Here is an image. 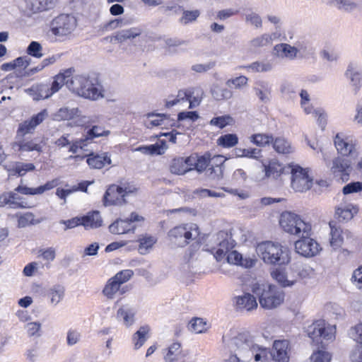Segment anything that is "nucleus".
<instances>
[{"mask_svg": "<svg viewBox=\"0 0 362 362\" xmlns=\"http://www.w3.org/2000/svg\"><path fill=\"white\" fill-rule=\"evenodd\" d=\"M228 348L230 356L226 362H250L264 361L267 356V349L255 344L252 336L248 332L239 333L233 337Z\"/></svg>", "mask_w": 362, "mask_h": 362, "instance_id": "nucleus-1", "label": "nucleus"}, {"mask_svg": "<svg viewBox=\"0 0 362 362\" xmlns=\"http://www.w3.org/2000/svg\"><path fill=\"white\" fill-rule=\"evenodd\" d=\"M58 185L57 180L48 181L45 185L36 188L28 187L26 186H18L13 192H6L0 195V207H8L10 209H25L29 205L25 199L18 193L23 194H42L45 192L50 190Z\"/></svg>", "mask_w": 362, "mask_h": 362, "instance_id": "nucleus-2", "label": "nucleus"}, {"mask_svg": "<svg viewBox=\"0 0 362 362\" xmlns=\"http://www.w3.org/2000/svg\"><path fill=\"white\" fill-rule=\"evenodd\" d=\"M69 89L81 97L92 100L104 97L103 86L98 78L86 74L71 77Z\"/></svg>", "mask_w": 362, "mask_h": 362, "instance_id": "nucleus-3", "label": "nucleus"}, {"mask_svg": "<svg viewBox=\"0 0 362 362\" xmlns=\"http://www.w3.org/2000/svg\"><path fill=\"white\" fill-rule=\"evenodd\" d=\"M257 252L265 264L286 265L291 259L289 249L280 243L266 241L259 243Z\"/></svg>", "mask_w": 362, "mask_h": 362, "instance_id": "nucleus-4", "label": "nucleus"}, {"mask_svg": "<svg viewBox=\"0 0 362 362\" xmlns=\"http://www.w3.org/2000/svg\"><path fill=\"white\" fill-rule=\"evenodd\" d=\"M252 293L258 298L260 305L265 309H274L283 303L285 293L276 286L268 283H255Z\"/></svg>", "mask_w": 362, "mask_h": 362, "instance_id": "nucleus-5", "label": "nucleus"}, {"mask_svg": "<svg viewBox=\"0 0 362 362\" xmlns=\"http://www.w3.org/2000/svg\"><path fill=\"white\" fill-rule=\"evenodd\" d=\"M279 225L285 233L291 235H311V223L294 212L286 211L281 213Z\"/></svg>", "mask_w": 362, "mask_h": 362, "instance_id": "nucleus-6", "label": "nucleus"}, {"mask_svg": "<svg viewBox=\"0 0 362 362\" xmlns=\"http://www.w3.org/2000/svg\"><path fill=\"white\" fill-rule=\"evenodd\" d=\"M199 235L197 224L182 223L171 228L168 233L169 243L173 247H184L196 240Z\"/></svg>", "mask_w": 362, "mask_h": 362, "instance_id": "nucleus-7", "label": "nucleus"}, {"mask_svg": "<svg viewBox=\"0 0 362 362\" xmlns=\"http://www.w3.org/2000/svg\"><path fill=\"white\" fill-rule=\"evenodd\" d=\"M76 26V18L70 14L59 15L50 22L49 25L50 32L59 40L69 36Z\"/></svg>", "mask_w": 362, "mask_h": 362, "instance_id": "nucleus-8", "label": "nucleus"}, {"mask_svg": "<svg viewBox=\"0 0 362 362\" xmlns=\"http://www.w3.org/2000/svg\"><path fill=\"white\" fill-rule=\"evenodd\" d=\"M291 168V186L298 192H304L309 190L313 184V178L309 174L308 168H303L296 164L289 165Z\"/></svg>", "mask_w": 362, "mask_h": 362, "instance_id": "nucleus-9", "label": "nucleus"}, {"mask_svg": "<svg viewBox=\"0 0 362 362\" xmlns=\"http://www.w3.org/2000/svg\"><path fill=\"white\" fill-rule=\"evenodd\" d=\"M306 333L313 342L319 343L322 339L332 341L335 339L336 326L327 325L324 320H318L306 328Z\"/></svg>", "mask_w": 362, "mask_h": 362, "instance_id": "nucleus-10", "label": "nucleus"}, {"mask_svg": "<svg viewBox=\"0 0 362 362\" xmlns=\"http://www.w3.org/2000/svg\"><path fill=\"white\" fill-rule=\"evenodd\" d=\"M300 238L294 243L295 252L299 255L310 258L317 255L322 250V247L318 242L310 238V235H301Z\"/></svg>", "mask_w": 362, "mask_h": 362, "instance_id": "nucleus-11", "label": "nucleus"}, {"mask_svg": "<svg viewBox=\"0 0 362 362\" xmlns=\"http://www.w3.org/2000/svg\"><path fill=\"white\" fill-rule=\"evenodd\" d=\"M144 221V218L138 214L133 212L129 218H117L109 226V230L115 235L126 234L128 233H134L136 226L135 222Z\"/></svg>", "mask_w": 362, "mask_h": 362, "instance_id": "nucleus-12", "label": "nucleus"}, {"mask_svg": "<svg viewBox=\"0 0 362 362\" xmlns=\"http://www.w3.org/2000/svg\"><path fill=\"white\" fill-rule=\"evenodd\" d=\"M329 244L330 246L337 250L341 247L345 243L347 245H352L354 242L353 234L348 230H342L340 226H337L336 223L329 222Z\"/></svg>", "mask_w": 362, "mask_h": 362, "instance_id": "nucleus-13", "label": "nucleus"}, {"mask_svg": "<svg viewBox=\"0 0 362 362\" xmlns=\"http://www.w3.org/2000/svg\"><path fill=\"white\" fill-rule=\"evenodd\" d=\"M235 247V241L230 234L220 231L216 238V246L212 250L218 261L222 260L226 255Z\"/></svg>", "mask_w": 362, "mask_h": 362, "instance_id": "nucleus-14", "label": "nucleus"}, {"mask_svg": "<svg viewBox=\"0 0 362 362\" xmlns=\"http://www.w3.org/2000/svg\"><path fill=\"white\" fill-rule=\"evenodd\" d=\"M135 188L127 186L110 185L104 195L105 205H117L124 202V197L129 193L134 191Z\"/></svg>", "mask_w": 362, "mask_h": 362, "instance_id": "nucleus-15", "label": "nucleus"}, {"mask_svg": "<svg viewBox=\"0 0 362 362\" xmlns=\"http://www.w3.org/2000/svg\"><path fill=\"white\" fill-rule=\"evenodd\" d=\"M272 278L282 287H291L297 282V276L293 266L288 269L285 268H275L271 271Z\"/></svg>", "mask_w": 362, "mask_h": 362, "instance_id": "nucleus-16", "label": "nucleus"}, {"mask_svg": "<svg viewBox=\"0 0 362 362\" xmlns=\"http://www.w3.org/2000/svg\"><path fill=\"white\" fill-rule=\"evenodd\" d=\"M305 49L303 42H297L294 45L288 43H279L274 47V54L279 59L293 60L298 54Z\"/></svg>", "mask_w": 362, "mask_h": 362, "instance_id": "nucleus-17", "label": "nucleus"}, {"mask_svg": "<svg viewBox=\"0 0 362 362\" xmlns=\"http://www.w3.org/2000/svg\"><path fill=\"white\" fill-rule=\"evenodd\" d=\"M290 343L288 340H275L271 350V356L274 362H289Z\"/></svg>", "mask_w": 362, "mask_h": 362, "instance_id": "nucleus-18", "label": "nucleus"}, {"mask_svg": "<svg viewBox=\"0 0 362 362\" xmlns=\"http://www.w3.org/2000/svg\"><path fill=\"white\" fill-rule=\"evenodd\" d=\"M48 114L46 110H43L35 115H33L30 119L21 123L17 131V136H24L26 134H32L36 127L41 124L47 117Z\"/></svg>", "mask_w": 362, "mask_h": 362, "instance_id": "nucleus-19", "label": "nucleus"}, {"mask_svg": "<svg viewBox=\"0 0 362 362\" xmlns=\"http://www.w3.org/2000/svg\"><path fill=\"white\" fill-rule=\"evenodd\" d=\"M334 144L338 153L344 156H351L355 151V143L352 138L344 132L335 135Z\"/></svg>", "mask_w": 362, "mask_h": 362, "instance_id": "nucleus-20", "label": "nucleus"}, {"mask_svg": "<svg viewBox=\"0 0 362 362\" xmlns=\"http://www.w3.org/2000/svg\"><path fill=\"white\" fill-rule=\"evenodd\" d=\"M235 309L241 312H250L257 309V302L256 298L250 293H243L236 296L233 299Z\"/></svg>", "mask_w": 362, "mask_h": 362, "instance_id": "nucleus-21", "label": "nucleus"}, {"mask_svg": "<svg viewBox=\"0 0 362 362\" xmlns=\"http://www.w3.org/2000/svg\"><path fill=\"white\" fill-rule=\"evenodd\" d=\"M357 204L341 202L335 208V217L339 221H349L358 213Z\"/></svg>", "mask_w": 362, "mask_h": 362, "instance_id": "nucleus-22", "label": "nucleus"}, {"mask_svg": "<svg viewBox=\"0 0 362 362\" xmlns=\"http://www.w3.org/2000/svg\"><path fill=\"white\" fill-rule=\"evenodd\" d=\"M329 168L334 175H341L343 180L345 177L347 180L352 170L351 162L347 158L337 156L332 160Z\"/></svg>", "mask_w": 362, "mask_h": 362, "instance_id": "nucleus-23", "label": "nucleus"}, {"mask_svg": "<svg viewBox=\"0 0 362 362\" xmlns=\"http://www.w3.org/2000/svg\"><path fill=\"white\" fill-rule=\"evenodd\" d=\"M346 78L355 92L362 87V69L356 63H350L344 73Z\"/></svg>", "mask_w": 362, "mask_h": 362, "instance_id": "nucleus-24", "label": "nucleus"}, {"mask_svg": "<svg viewBox=\"0 0 362 362\" xmlns=\"http://www.w3.org/2000/svg\"><path fill=\"white\" fill-rule=\"evenodd\" d=\"M136 310L131 305L126 304L122 305L117 311V320L124 325L129 327L134 325L135 322Z\"/></svg>", "mask_w": 362, "mask_h": 362, "instance_id": "nucleus-25", "label": "nucleus"}, {"mask_svg": "<svg viewBox=\"0 0 362 362\" xmlns=\"http://www.w3.org/2000/svg\"><path fill=\"white\" fill-rule=\"evenodd\" d=\"M25 10L29 13H37L52 9L57 0H24Z\"/></svg>", "mask_w": 362, "mask_h": 362, "instance_id": "nucleus-26", "label": "nucleus"}, {"mask_svg": "<svg viewBox=\"0 0 362 362\" xmlns=\"http://www.w3.org/2000/svg\"><path fill=\"white\" fill-rule=\"evenodd\" d=\"M169 120L165 114L150 112L144 116V124L148 129H153L163 125H167Z\"/></svg>", "mask_w": 362, "mask_h": 362, "instance_id": "nucleus-27", "label": "nucleus"}, {"mask_svg": "<svg viewBox=\"0 0 362 362\" xmlns=\"http://www.w3.org/2000/svg\"><path fill=\"white\" fill-rule=\"evenodd\" d=\"M272 147L279 154L288 155L295 151L291 142L284 136L273 138Z\"/></svg>", "mask_w": 362, "mask_h": 362, "instance_id": "nucleus-28", "label": "nucleus"}, {"mask_svg": "<svg viewBox=\"0 0 362 362\" xmlns=\"http://www.w3.org/2000/svg\"><path fill=\"white\" fill-rule=\"evenodd\" d=\"M25 91L35 100H44L51 96L49 86L47 84H35Z\"/></svg>", "mask_w": 362, "mask_h": 362, "instance_id": "nucleus-29", "label": "nucleus"}, {"mask_svg": "<svg viewBox=\"0 0 362 362\" xmlns=\"http://www.w3.org/2000/svg\"><path fill=\"white\" fill-rule=\"evenodd\" d=\"M71 71L69 69L65 71L64 73L57 74L54 77V81L49 87L51 96L59 91L64 85H66L69 88V83H71Z\"/></svg>", "mask_w": 362, "mask_h": 362, "instance_id": "nucleus-30", "label": "nucleus"}, {"mask_svg": "<svg viewBox=\"0 0 362 362\" xmlns=\"http://www.w3.org/2000/svg\"><path fill=\"white\" fill-rule=\"evenodd\" d=\"M165 351L163 357L165 362H178L185 356L179 342L173 343Z\"/></svg>", "mask_w": 362, "mask_h": 362, "instance_id": "nucleus-31", "label": "nucleus"}, {"mask_svg": "<svg viewBox=\"0 0 362 362\" xmlns=\"http://www.w3.org/2000/svg\"><path fill=\"white\" fill-rule=\"evenodd\" d=\"M12 148L15 151H33L41 152L42 146L40 144L37 143L35 140H19L12 144Z\"/></svg>", "mask_w": 362, "mask_h": 362, "instance_id": "nucleus-32", "label": "nucleus"}, {"mask_svg": "<svg viewBox=\"0 0 362 362\" xmlns=\"http://www.w3.org/2000/svg\"><path fill=\"white\" fill-rule=\"evenodd\" d=\"M273 42L272 34L264 33L252 38L248 43L250 49L256 51L258 49L269 46Z\"/></svg>", "mask_w": 362, "mask_h": 362, "instance_id": "nucleus-33", "label": "nucleus"}, {"mask_svg": "<svg viewBox=\"0 0 362 362\" xmlns=\"http://www.w3.org/2000/svg\"><path fill=\"white\" fill-rule=\"evenodd\" d=\"M255 95L263 103H267L271 100L272 88L269 84L265 81H259L254 88Z\"/></svg>", "mask_w": 362, "mask_h": 362, "instance_id": "nucleus-34", "label": "nucleus"}, {"mask_svg": "<svg viewBox=\"0 0 362 362\" xmlns=\"http://www.w3.org/2000/svg\"><path fill=\"white\" fill-rule=\"evenodd\" d=\"M47 297L52 305L56 306L64 298L65 295V288L60 284H55L47 290Z\"/></svg>", "mask_w": 362, "mask_h": 362, "instance_id": "nucleus-35", "label": "nucleus"}, {"mask_svg": "<svg viewBox=\"0 0 362 362\" xmlns=\"http://www.w3.org/2000/svg\"><path fill=\"white\" fill-rule=\"evenodd\" d=\"M81 222L86 229H90L101 226L103 220L98 211H93L82 216Z\"/></svg>", "mask_w": 362, "mask_h": 362, "instance_id": "nucleus-36", "label": "nucleus"}, {"mask_svg": "<svg viewBox=\"0 0 362 362\" xmlns=\"http://www.w3.org/2000/svg\"><path fill=\"white\" fill-rule=\"evenodd\" d=\"M88 165L93 168L100 169L111 163V159L107 153L100 155H90L87 159Z\"/></svg>", "mask_w": 362, "mask_h": 362, "instance_id": "nucleus-37", "label": "nucleus"}, {"mask_svg": "<svg viewBox=\"0 0 362 362\" xmlns=\"http://www.w3.org/2000/svg\"><path fill=\"white\" fill-rule=\"evenodd\" d=\"M226 259L229 264L240 265L246 268L251 267L254 264L252 259H243L242 255L235 250L230 251L226 255Z\"/></svg>", "mask_w": 362, "mask_h": 362, "instance_id": "nucleus-38", "label": "nucleus"}, {"mask_svg": "<svg viewBox=\"0 0 362 362\" xmlns=\"http://www.w3.org/2000/svg\"><path fill=\"white\" fill-rule=\"evenodd\" d=\"M265 171V175L268 177L277 178L279 177L284 170V167L277 160H272L269 163L263 164Z\"/></svg>", "mask_w": 362, "mask_h": 362, "instance_id": "nucleus-39", "label": "nucleus"}, {"mask_svg": "<svg viewBox=\"0 0 362 362\" xmlns=\"http://www.w3.org/2000/svg\"><path fill=\"white\" fill-rule=\"evenodd\" d=\"M79 110L77 107H61L54 115V119L57 121L70 120L79 117Z\"/></svg>", "mask_w": 362, "mask_h": 362, "instance_id": "nucleus-40", "label": "nucleus"}, {"mask_svg": "<svg viewBox=\"0 0 362 362\" xmlns=\"http://www.w3.org/2000/svg\"><path fill=\"white\" fill-rule=\"evenodd\" d=\"M209 328L208 322L201 317L192 318L188 325V329L195 334L206 332Z\"/></svg>", "mask_w": 362, "mask_h": 362, "instance_id": "nucleus-41", "label": "nucleus"}, {"mask_svg": "<svg viewBox=\"0 0 362 362\" xmlns=\"http://www.w3.org/2000/svg\"><path fill=\"white\" fill-rule=\"evenodd\" d=\"M150 328L148 325L142 326L132 336V341L135 350L140 349L147 340V334Z\"/></svg>", "mask_w": 362, "mask_h": 362, "instance_id": "nucleus-42", "label": "nucleus"}, {"mask_svg": "<svg viewBox=\"0 0 362 362\" xmlns=\"http://www.w3.org/2000/svg\"><path fill=\"white\" fill-rule=\"evenodd\" d=\"M238 69H244L251 72H267L272 69V64L268 62L256 61L246 66H240Z\"/></svg>", "mask_w": 362, "mask_h": 362, "instance_id": "nucleus-43", "label": "nucleus"}, {"mask_svg": "<svg viewBox=\"0 0 362 362\" xmlns=\"http://www.w3.org/2000/svg\"><path fill=\"white\" fill-rule=\"evenodd\" d=\"M139 252L141 255H146L149 252L153 246L157 242V238L152 235H145L139 239Z\"/></svg>", "mask_w": 362, "mask_h": 362, "instance_id": "nucleus-44", "label": "nucleus"}, {"mask_svg": "<svg viewBox=\"0 0 362 362\" xmlns=\"http://www.w3.org/2000/svg\"><path fill=\"white\" fill-rule=\"evenodd\" d=\"M217 160V161H219V164H216L215 166H212L209 168L207 170V175L208 177L210 179L215 180H219L223 178V170H224V166H223V157L221 156H217L214 157Z\"/></svg>", "mask_w": 362, "mask_h": 362, "instance_id": "nucleus-45", "label": "nucleus"}, {"mask_svg": "<svg viewBox=\"0 0 362 362\" xmlns=\"http://www.w3.org/2000/svg\"><path fill=\"white\" fill-rule=\"evenodd\" d=\"M117 293L122 294L124 291L120 290V286L115 281L114 278L112 277L105 284L103 290V293L108 299H113Z\"/></svg>", "mask_w": 362, "mask_h": 362, "instance_id": "nucleus-46", "label": "nucleus"}, {"mask_svg": "<svg viewBox=\"0 0 362 362\" xmlns=\"http://www.w3.org/2000/svg\"><path fill=\"white\" fill-rule=\"evenodd\" d=\"M250 141L259 147H265L273 141V136L268 134H254L249 137Z\"/></svg>", "mask_w": 362, "mask_h": 362, "instance_id": "nucleus-47", "label": "nucleus"}, {"mask_svg": "<svg viewBox=\"0 0 362 362\" xmlns=\"http://www.w3.org/2000/svg\"><path fill=\"white\" fill-rule=\"evenodd\" d=\"M141 34V30L138 28H132L128 30H122L118 32L114 39L118 42H123L127 40L133 39Z\"/></svg>", "mask_w": 362, "mask_h": 362, "instance_id": "nucleus-48", "label": "nucleus"}, {"mask_svg": "<svg viewBox=\"0 0 362 362\" xmlns=\"http://www.w3.org/2000/svg\"><path fill=\"white\" fill-rule=\"evenodd\" d=\"M190 88L180 90L176 97L173 99H168L166 101L165 106L171 107L177 104H182L187 102V99L191 96Z\"/></svg>", "mask_w": 362, "mask_h": 362, "instance_id": "nucleus-49", "label": "nucleus"}, {"mask_svg": "<svg viewBox=\"0 0 362 362\" xmlns=\"http://www.w3.org/2000/svg\"><path fill=\"white\" fill-rule=\"evenodd\" d=\"M211 95L216 100H228L232 98L233 92L226 88H221L218 85L211 88Z\"/></svg>", "mask_w": 362, "mask_h": 362, "instance_id": "nucleus-50", "label": "nucleus"}, {"mask_svg": "<svg viewBox=\"0 0 362 362\" xmlns=\"http://www.w3.org/2000/svg\"><path fill=\"white\" fill-rule=\"evenodd\" d=\"M296 269V275L297 276V279L298 278L300 279H310L314 274V269L308 264H302V265H296L293 264Z\"/></svg>", "mask_w": 362, "mask_h": 362, "instance_id": "nucleus-51", "label": "nucleus"}, {"mask_svg": "<svg viewBox=\"0 0 362 362\" xmlns=\"http://www.w3.org/2000/svg\"><path fill=\"white\" fill-rule=\"evenodd\" d=\"M110 132L109 130H106L103 126L99 125H93L90 129L87 132L86 139L88 141L90 139L94 138H98L100 136H107L110 135Z\"/></svg>", "mask_w": 362, "mask_h": 362, "instance_id": "nucleus-52", "label": "nucleus"}, {"mask_svg": "<svg viewBox=\"0 0 362 362\" xmlns=\"http://www.w3.org/2000/svg\"><path fill=\"white\" fill-rule=\"evenodd\" d=\"M238 142V138L236 134H227L220 136L217 140V144L224 148H231L235 146Z\"/></svg>", "mask_w": 362, "mask_h": 362, "instance_id": "nucleus-53", "label": "nucleus"}, {"mask_svg": "<svg viewBox=\"0 0 362 362\" xmlns=\"http://www.w3.org/2000/svg\"><path fill=\"white\" fill-rule=\"evenodd\" d=\"M261 153L262 151L257 148L236 149L237 156L246 157L252 159H258L261 156Z\"/></svg>", "mask_w": 362, "mask_h": 362, "instance_id": "nucleus-54", "label": "nucleus"}, {"mask_svg": "<svg viewBox=\"0 0 362 362\" xmlns=\"http://www.w3.org/2000/svg\"><path fill=\"white\" fill-rule=\"evenodd\" d=\"M248 78L245 76H240L235 78H230L226 84L228 88L242 89L247 85Z\"/></svg>", "mask_w": 362, "mask_h": 362, "instance_id": "nucleus-55", "label": "nucleus"}, {"mask_svg": "<svg viewBox=\"0 0 362 362\" xmlns=\"http://www.w3.org/2000/svg\"><path fill=\"white\" fill-rule=\"evenodd\" d=\"M42 324L40 322H30L25 325V329L28 337H40L41 336Z\"/></svg>", "mask_w": 362, "mask_h": 362, "instance_id": "nucleus-56", "label": "nucleus"}, {"mask_svg": "<svg viewBox=\"0 0 362 362\" xmlns=\"http://www.w3.org/2000/svg\"><path fill=\"white\" fill-rule=\"evenodd\" d=\"M186 169L184 167V158H174L170 165V170L173 174L183 175L186 173Z\"/></svg>", "mask_w": 362, "mask_h": 362, "instance_id": "nucleus-57", "label": "nucleus"}, {"mask_svg": "<svg viewBox=\"0 0 362 362\" xmlns=\"http://www.w3.org/2000/svg\"><path fill=\"white\" fill-rule=\"evenodd\" d=\"M280 91L284 98L286 99H293L296 97V90L295 86L288 82L281 84Z\"/></svg>", "mask_w": 362, "mask_h": 362, "instance_id": "nucleus-58", "label": "nucleus"}, {"mask_svg": "<svg viewBox=\"0 0 362 362\" xmlns=\"http://www.w3.org/2000/svg\"><path fill=\"white\" fill-rule=\"evenodd\" d=\"M245 22L255 28H260L262 26V20L261 16L254 11H248L245 13Z\"/></svg>", "mask_w": 362, "mask_h": 362, "instance_id": "nucleus-59", "label": "nucleus"}, {"mask_svg": "<svg viewBox=\"0 0 362 362\" xmlns=\"http://www.w3.org/2000/svg\"><path fill=\"white\" fill-rule=\"evenodd\" d=\"M199 117L197 112H181L177 115L180 122H187L189 125L195 122Z\"/></svg>", "mask_w": 362, "mask_h": 362, "instance_id": "nucleus-60", "label": "nucleus"}, {"mask_svg": "<svg viewBox=\"0 0 362 362\" xmlns=\"http://www.w3.org/2000/svg\"><path fill=\"white\" fill-rule=\"evenodd\" d=\"M362 191V182H351L346 185L343 189L342 192L344 195L358 193Z\"/></svg>", "mask_w": 362, "mask_h": 362, "instance_id": "nucleus-61", "label": "nucleus"}, {"mask_svg": "<svg viewBox=\"0 0 362 362\" xmlns=\"http://www.w3.org/2000/svg\"><path fill=\"white\" fill-rule=\"evenodd\" d=\"M331 355L325 351H317L314 352L310 356L311 362H330Z\"/></svg>", "mask_w": 362, "mask_h": 362, "instance_id": "nucleus-62", "label": "nucleus"}, {"mask_svg": "<svg viewBox=\"0 0 362 362\" xmlns=\"http://www.w3.org/2000/svg\"><path fill=\"white\" fill-rule=\"evenodd\" d=\"M351 281L356 288L362 290V265L354 270Z\"/></svg>", "mask_w": 362, "mask_h": 362, "instance_id": "nucleus-63", "label": "nucleus"}, {"mask_svg": "<svg viewBox=\"0 0 362 362\" xmlns=\"http://www.w3.org/2000/svg\"><path fill=\"white\" fill-rule=\"evenodd\" d=\"M349 334L351 339L362 344V323H358L351 327Z\"/></svg>", "mask_w": 362, "mask_h": 362, "instance_id": "nucleus-64", "label": "nucleus"}]
</instances>
